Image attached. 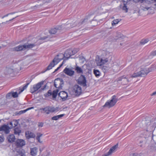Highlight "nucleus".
Segmentation results:
<instances>
[{
    "instance_id": "nucleus-1",
    "label": "nucleus",
    "mask_w": 156,
    "mask_h": 156,
    "mask_svg": "<svg viewBox=\"0 0 156 156\" xmlns=\"http://www.w3.org/2000/svg\"><path fill=\"white\" fill-rule=\"evenodd\" d=\"M155 1V0H145V2L141 5V9L146 11L148 10H151V5Z\"/></svg>"
},
{
    "instance_id": "nucleus-2",
    "label": "nucleus",
    "mask_w": 156,
    "mask_h": 156,
    "mask_svg": "<svg viewBox=\"0 0 156 156\" xmlns=\"http://www.w3.org/2000/svg\"><path fill=\"white\" fill-rule=\"evenodd\" d=\"M35 46V45L34 44H29L27 45L25 44L23 45H20L14 48L13 49V51H19L25 50L28 48H32Z\"/></svg>"
},
{
    "instance_id": "nucleus-3",
    "label": "nucleus",
    "mask_w": 156,
    "mask_h": 156,
    "mask_svg": "<svg viewBox=\"0 0 156 156\" xmlns=\"http://www.w3.org/2000/svg\"><path fill=\"white\" fill-rule=\"evenodd\" d=\"M117 101V99L116 98V96L115 95H113L112 96L111 100L106 102L103 107L110 108L113 106Z\"/></svg>"
},
{
    "instance_id": "nucleus-4",
    "label": "nucleus",
    "mask_w": 156,
    "mask_h": 156,
    "mask_svg": "<svg viewBox=\"0 0 156 156\" xmlns=\"http://www.w3.org/2000/svg\"><path fill=\"white\" fill-rule=\"evenodd\" d=\"M41 111H43L42 112L47 114H48L51 113L55 112L56 109L55 108L51 106H46L44 108H42L40 109Z\"/></svg>"
},
{
    "instance_id": "nucleus-5",
    "label": "nucleus",
    "mask_w": 156,
    "mask_h": 156,
    "mask_svg": "<svg viewBox=\"0 0 156 156\" xmlns=\"http://www.w3.org/2000/svg\"><path fill=\"white\" fill-rule=\"evenodd\" d=\"M64 84V82L62 80L57 79L54 81V86L58 90H60L62 88Z\"/></svg>"
},
{
    "instance_id": "nucleus-6",
    "label": "nucleus",
    "mask_w": 156,
    "mask_h": 156,
    "mask_svg": "<svg viewBox=\"0 0 156 156\" xmlns=\"http://www.w3.org/2000/svg\"><path fill=\"white\" fill-rule=\"evenodd\" d=\"M43 81H41L36 84L34 85L33 87L30 88V92L33 93L38 90L44 84Z\"/></svg>"
},
{
    "instance_id": "nucleus-7",
    "label": "nucleus",
    "mask_w": 156,
    "mask_h": 156,
    "mask_svg": "<svg viewBox=\"0 0 156 156\" xmlns=\"http://www.w3.org/2000/svg\"><path fill=\"white\" fill-rule=\"evenodd\" d=\"M78 83L83 87H85L87 86L86 80L84 76L83 75L80 76L78 80Z\"/></svg>"
},
{
    "instance_id": "nucleus-8",
    "label": "nucleus",
    "mask_w": 156,
    "mask_h": 156,
    "mask_svg": "<svg viewBox=\"0 0 156 156\" xmlns=\"http://www.w3.org/2000/svg\"><path fill=\"white\" fill-rule=\"evenodd\" d=\"M73 91L75 95L79 96L82 93L81 88L77 85H75L73 87Z\"/></svg>"
},
{
    "instance_id": "nucleus-9",
    "label": "nucleus",
    "mask_w": 156,
    "mask_h": 156,
    "mask_svg": "<svg viewBox=\"0 0 156 156\" xmlns=\"http://www.w3.org/2000/svg\"><path fill=\"white\" fill-rule=\"evenodd\" d=\"M11 129L8 125H4L0 127V131H3L5 134H8L9 133Z\"/></svg>"
},
{
    "instance_id": "nucleus-10",
    "label": "nucleus",
    "mask_w": 156,
    "mask_h": 156,
    "mask_svg": "<svg viewBox=\"0 0 156 156\" xmlns=\"http://www.w3.org/2000/svg\"><path fill=\"white\" fill-rule=\"evenodd\" d=\"M118 146V144H117L116 145L113 146L110 148L108 153L105 154L102 156H109L111 155L112 153L116 151V150Z\"/></svg>"
},
{
    "instance_id": "nucleus-11",
    "label": "nucleus",
    "mask_w": 156,
    "mask_h": 156,
    "mask_svg": "<svg viewBox=\"0 0 156 156\" xmlns=\"http://www.w3.org/2000/svg\"><path fill=\"white\" fill-rule=\"evenodd\" d=\"M63 72L66 74L70 76H73L74 75L75 73L74 71L72 70V69L67 67L65 68Z\"/></svg>"
},
{
    "instance_id": "nucleus-12",
    "label": "nucleus",
    "mask_w": 156,
    "mask_h": 156,
    "mask_svg": "<svg viewBox=\"0 0 156 156\" xmlns=\"http://www.w3.org/2000/svg\"><path fill=\"white\" fill-rule=\"evenodd\" d=\"M58 96L60 97L63 101L67 99L68 97L67 93L65 91H61L58 93Z\"/></svg>"
},
{
    "instance_id": "nucleus-13",
    "label": "nucleus",
    "mask_w": 156,
    "mask_h": 156,
    "mask_svg": "<svg viewBox=\"0 0 156 156\" xmlns=\"http://www.w3.org/2000/svg\"><path fill=\"white\" fill-rule=\"evenodd\" d=\"M108 62V60L107 58L105 59L102 58H100L97 62V65L99 66H101Z\"/></svg>"
},
{
    "instance_id": "nucleus-14",
    "label": "nucleus",
    "mask_w": 156,
    "mask_h": 156,
    "mask_svg": "<svg viewBox=\"0 0 156 156\" xmlns=\"http://www.w3.org/2000/svg\"><path fill=\"white\" fill-rule=\"evenodd\" d=\"M16 145L17 147H21L25 144L24 140L22 139H18L16 142Z\"/></svg>"
},
{
    "instance_id": "nucleus-15",
    "label": "nucleus",
    "mask_w": 156,
    "mask_h": 156,
    "mask_svg": "<svg viewBox=\"0 0 156 156\" xmlns=\"http://www.w3.org/2000/svg\"><path fill=\"white\" fill-rule=\"evenodd\" d=\"M25 135L26 138L28 139L30 138H34L36 136L34 133L30 131L26 132L25 133Z\"/></svg>"
},
{
    "instance_id": "nucleus-16",
    "label": "nucleus",
    "mask_w": 156,
    "mask_h": 156,
    "mask_svg": "<svg viewBox=\"0 0 156 156\" xmlns=\"http://www.w3.org/2000/svg\"><path fill=\"white\" fill-rule=\"evenodd\" d=\"M149 71L146 69L142 70L138 72L140 76L144 77L147 75Z\"/></svg>"
},
{
    "instance_id": "nucleus-17",
    "label": "nucleus",
    "mask_w": 156,
    "mask_h": 156,
    "mask_svg": "<svg viewBox=\"0 0 156 156\" xmlns=\"http://www.w3.org/2000/svg\"><path fill=\"white\" fill-rule=\"evenodd\" d=\"M61 29V27H56L51 29L49 30V32L51 34H54L57 32L58 30H60Z\"/></svg>"
},
{
    "instance_id": "nucleus-18",
    "label": "nucleus",
    "mask_w": 156,
    "mask_h": 156,
    "mask_svg": "<svg viewBox=\"0 0 156 156\" xmlns=\"http://www.w3.org/2000/svg\"><path fill=\"white\" fill-rule=\"evenodd\" d=\"M123 76L122 77V78L120 77L118 79V80L119 81H122V83L123 85H125L127 84V83L129 82V80L128 79V77L126 78L124 77H123Z\"/></svg>"
},
{
    "instance_id": "nucleus-19",
    "label": "nucleus",
    "mask_w": 156,
    "mask_h": 156,
    "mask_svg": "<svg viewBox=\"0 0 156 156\" xmlns=\"http://www.w3.org/2000/svg\"><path fill=\"white\" fill-rule=\"evenodd\" d=\"M7 139L9 142L12 143L15 141L16 140V138L13 134H11L9 135L8 136Z\"/></svg>"
},
{
    "instance_id": "nucleus-20",
    "label": "nucleus",
    "mask_w": 156,
    "mask_h": 156,
    "mask_svg": "<svg viewBox=\"0 0 156 156\" xmlns=\"http://www.w3.org/2000/svg\"><path fill=\"white\" fill-rule=\"evenodd\" d=\"M37 148L36 147L32 148L30 149V154L32 156H35L37 155Z\"/></svg>"
},
{
    "instance_id": "nucleus-21",
    "label": "nucleus",
    "mask_w": 156,
    "mask_h": 156,
    "mask_svg": "<svg viewBox=\"0 0 156 156\" xmlns=\"http://www.w3.org/2000/svg\"><path fill=\"white\" fill-rule=\"evenodd\" d=\"M75 70L76 71V72L77 73H83V71L81 68L79 67L78 66H77L76 64V65Z\"/></svg>"
},
{
    "instance_id": "nucleus-22",
    "label": "nucleus",
    "mask_w": 156,
    "mask_h": 156,
    "mask_svg": "<svg viewBox=\"0 0 156 156\" xmlns=\"http://www.w3.org/2000/svg\"><path fill=\"white\" fill-rule=\"evenodd\" d=\"M14 133L16 135H19L21 132V130L19 127H16L14 129Z\"/></svg>"
},
{
    "instance_id": "nucleus-23",
    "label": "nucleus",
    "mask_w": 156,
    "mask_h": 156,
    "mask_svg": "<svg viewBox=\"0 0 156 156\" xmlns=\"http://www.w3.org/2000/svg\"><path fill=\"white\" fill-rule=\"evenodd\" d=\"M64 115V114H61L60 115H56L55 116H54L52 117L51 119L52 120H56L58 119L59 118L62 117Z\"/></svg>"
},
{
    "instance_id": "nucleus-24",
    "label": "nucleus",
    "mask_w": 156,
    "mask_h": 156,
    "mask_svg": "<svg viewBox=\"0 0 156 156\" xmlns=\"http://www.w3.org/2000/svg\"><path fill=\"white\" fill-rule=\"evenodd\" d=\"M59 91L58 89H56L55 90H54L52 93V97L53 98H55L56 97L57 94Z\"/></svg>"
},
{
    "instance_id": "nucleus-25",
    "label": "nucleus",
    "mask_w": 156,
    "mask_h": 156,
    "mask_svg": "<svg viewBox=\"0 0 156 156\" xmlns=\"http://www.w3.org/2000/svg\"><path fill=\"white\" fill-rule=\"evenodd\" d=\"M55 63H54L52 62H51L49 65L47 67V70H48L51 69L52 68L55 66Z\"/></svg>"
},
{
    "instance_id": "nucleus-26",
    "label": "nucleus",
    "mask_w": 156,
    "mask_h": 156,
    "mask_svg": "<svg viewBox=\"0 0 156 156\" xmlns=\"http://www.w3.org/2000/svg\"><path fill=\"white\" fill-rule=\"evenodd\" d=\"M120 20H121L119 19L114 20L112 22V26H114L115 24H117L119 21H120Z\"/></svg>"
},
{
    "instance_id": "nucleus-27",
    "label": "nucleus",
    "mask_w": 156,
    "mask_h": 156,
    "mask_svg": "<svg viewBox=\"0 0 156 156\" xmlns=\"http://www.w3.org/2000/svg\"><path fill=\"white\" fill-rule=\"evenodd\" d=\"M62 59H59V58H55L53 60L52 62L54 63H55V65L57 64Z\"/></svg>"
},
{
    "instance_id": "nucleus-28",
    "label": "nucleus",
    "mask_w": 156,
    "mask_h": 156,
    "mask_svg": "<svg viewBox=\"0 0 156 156\" xmlns=\"http://www.w3.org/2000/svg\"><path fill=\"white\" fill-rule=\"evenodd\" d=\"M94 73L97 77L99 76L100 75V72L98 70L94 69Z\"/></svg>"
},
{
    "instance_id": "nucleus-29",
    "label": "nucleus",
    "mask_w": 156,
    "mask_h": 156,
    "mask_svg": "<svg viewBox=\"0 0 156 156\" xmlns=\"http://www.w3.org/2000/svg\"><path fill=\"white\" fill-rule=\"evenodd\" d=\"M149 40L147 39H142L140 41V44H144L147 42Z\"/></svg>"
},
{
    "instance_id": "nucleus-30",
    "label": "nucleus",
    "mask_w": 156,
    "mask_h": 156,
    "mask_svg": "<svg viewBox=\"0 0 156 156\" xmlns=\"http://www.w3.org/2000/svg\"><path fill=\"white\" fill-rule=\"evenodd\" d=\"M12 97V93L11 92L7 94L6 96V98L7 99H10Z\"/></svg>"
},
{
    "instance_id": "nucleus-31",
    "label": "nucleus",
    "mask_w": 156,
    "mask_h": 156,
    "mask_svg": "<svg viewBox=\"0 0 156 156\" xmlns=\"http://www.w3.org/2000/svg\"><path fill=\"white\" fill-rule=\"evenodd\" d=\"M140 76L138 72L133 73L132 76H130L131 78H135Z\"/></svg>"
},
{
    "instance_id": "nucleus-32",
    "label": "nucleus",
    "mask_w": 156,
    "mask_h": 156,
    "mask_svg": "<svg viewBox=\"0 0 156 156\" xmlns=\"http://www.w3.org/2000/svg\"><path fill=\"white\" fill-rule=\"evenodd\" d=\"M17 154L15 156H23L24 154L21 151L17 152Z\"/></svg>"
},
{
    "instance_id": "nucleus-33",
    "label": "nucleus",
    "mask_w": 156,
    "mask_h": 156,
    "mask_svg": "<svg viewBox=\"0 0 156 156\" xmlns=\"http://www.w3.org/2000/svg\"><path fill=\"white\" fill-rule=\"evenodd\" d=\"M126 5L125 4H123L124 6L122 7V9L126 12H128V8H127Z\"/></svg>"
},
{
    "instance_id": "nucleus-34",
    "label": "nucleus",
    "mask_w": 156,
    "mask_h": 156,
    "mask_svg": "<svg viewBox=\"0 0 156 156\" xmlns=\"http://www.w3.org/2000/svg\"><path fill=\"white\" fill-rule=\"evenodd\" d=\"M52 94L51 92V90H49L47 93L44 94V96L46 97H48L51 96Z\"/></svg>"
},
{
    "instance_id": "nucleus-35",
    "label": "nucleus",
    "mask_w": 156,
    "mask_h": 156,
    "mask_svg": "<svg viewBox=\"0 0 156 156\" xmlns=\"http://www.w3.org/2000/svg\"><path fill=\"white\" fill-rule=\"evenodd\" d=\"M51 0H39V1H41L42 2V3L41 4V5L40 4V5H42L43 4L45 3H48L49 2L51 1Z\"/></svg>"
},
{
    "instance_id": "nucleus-36",
    "label": "nucleus",
    "mask_w": 156,
    "mask_h": 156,
    "mask_svg": "<svg viewBox=\"0 0 156 156\" xmlns=\"http://www.w3.org/2000/svg\"><path fill=\"white\" fill-rule=\"evenodd\" d=\"M133 2L135 3L140 2L142 3H144L145 0H133Z\"/></svg>"
},
{
    "instance_id": "nucleus-37",
    "label": "nucleus",
    "mask_w": 156,
    "mask_h": 156,
    "mask_svg": "<svg viewBox=\"0 0 156 156\" xmlns=\"http://www.w3.org/2000/svg\"><path fill=\"white\" fill-rule=\"evenodd\" d=\"M29 83H27L25 86H24L22 89L20 93L23 92L25 89L27 87L28 85L29 84Z\"/></svg>"
},
{
    "instance_id": "nucleus-38",
    "label": "nucleus",
    "mask_w": 156,
    "mask_h": 156,
    "mask_svg": "<svg viewBox=\"0 0 156 156\" xmlns=\"http://www.w3.org/2000/svg\"><path fill=\"white\" fill-rule=\"evenodd\" d=\"M25 112V111L24 110H21L19 111V112H17L16 115H20L24 113Z\"/></svg>"
},
{
    "instance_id": "nucleus-39",
    "label": "nucleus",
    "mask_w": 156,
    "mask_h": 156,
    "mask_svg": "<svg viewBox=\"0 0 156 156\" xmlns=\"http://www.w3.org/2000/svg\"><path fill=\"white\" fill-rule=\"evenodd\" d=\"M12 96L14 98H16L18 96V94L17 92L12 93Z\"/></svg>"
},
{
    "instance_id": "nucleus-40",
    "label": "nucleus",
    "mask_w": 156,
    "mask_h": 156,
    "mask_svg": "<svg viewBox=\"0 0 156 156\" xmlns=\"http://www.w3.org/2000/svg\"><path fill=\"white\" fill-rule=\"evenodd\" d=\"M13 124H14V127H15L18 124V121H17V120H15L14 121H13Z\"/></svg>"
},
{
    "instance_id": "nucleus-41",
    "label": "nucleus",
    "mask_w": 156,
    "mask_h": 156,
    "mask_svg": "<svg viewBox=\"0 0 156 156\" xmlns=\"http://www.w3.org/2000/svg\"><path fill=\"white\" fill-rule=\"evenodd\" d=\"M151 55L154 56L156 55V50L154 51H152L151 53Z\"/></svg>"
},
{
    "instance_id": "nucleus-42",
    "label": "nucleus",
    "mask_w": 156,
    "mask_h": 156,
    "mask_svg": "<svg viewBox=\"0 0 156 156\" xmlns=\"http://www.w3.org/2000/svg\"><path fill=\"white\" fill-rule=\"evenodd\" d=\"M42 135V134L41 133H37V136H36V138H38L39 139V138H40V137Z\"/></svg>"
},
{
    "instance_id": "nucleus-43",
    "label": "nucleus",
    "mask_w": 156,
    "mask_h": 156,
    "mask_svg": "<svg viewBox=\"0 0 156 156\" xmlns=\"http://www.w3.org/2000/svg\"><path fill=\"white\" fill-rule=\"evenodd\" d=\"M77 23L78 22L76 21H74L73 22V23H72V24H73L72 25V27H73L77 25Z\"/></svg>"
},
{
    "instance_id": "nucleus-44",
    "label": "nucleus",
    "mask_w": 156,
    "mask_h": 156,
    "mask_svg": "<svg viewBox=\"0 0 156 156\" xmlns=\"http://www.w3.org/2000/svg\"><path fill=\"white\" fill-rule=\"evenodd\" d=\"M131 0H122L123 2V4H127V3L130 1Z\"/></svg>"
},
{
    "instance_id": "nucleus-45",
    "label": "nucleus",
    "mask_w": 156,
    "mask_h": 156,
    "mask_svg": "<svg viewBox=\"0 0 156 156\" xmlns=\"http://www.w3.org/2000/svg\"><path fill=\"white\" fill-rule=\"evenodd\" d=\"M78 51V49H75L73 50V51H72V52L73 54H75Z\"/></svg>"
},
{
    "instance_id": "nucleus-46",
    "label": "nucleus",
    "mask_w": 156,
    "mask_h": 156,
    "mask_svg": "<svg viewBox=\"0 0 156 156\" xmlns=\"http://www.w3.org/2000/svg\"><path fill=\"white\" fill-rule=\"evenodd\" d=\"M102 69L103 70L106 71L108 70V68L105 66H103L102 68Z\"/></svg>"
},
{
    "instance_id": "nucleus-47",
    "label": "nucleus",
    "mask_w": 156,
    "mask_h": 156,
    "mask_svg": "<svg viewBox=\"0 0 156 156\" xmlns=\"http://www.w3.org/2000/svg\"><path fill=\"white\" fill-rule=\"evenodd\" d=\"M62 66V64L59 66L56 69H55V70L54 72H56L57 71L58 69H59L61 68V67Z\"/></svg>"
},
{
    "instance_id": "nucleus-48",
    "label": "nucleus",
    "mask_w": 156,
    "mask_h": 156,
    "mask_svg": "<svg viewBox=\"0 0 156 156\" xmlns=\"http://www.w3.org/2000/svg\"><path fill=\"white\" fill-rule=\"evenodd\" d=\"M130 156H139V155L137 153H133L131 154Z\"/></svg>"
},
{
    "instance_id": "nucleus-49",
    "label": "nucleus",
    "mask_w": 156,
    "mask_h": 156,
    "mask_svg": "<svg viewBox=\"0 0 156 156\" xmlns=\"http://www.w3.org/2000/svg\"><path fill=\"white\" fill-rule=\"evenodd\" d=\"M43 125V123L42 122H39L38 123V126L39 127H42Z\"/></svg>"
},
{
    "instance_id": "nucleus-50",
    "label": "nucleus",
    "mask_w": 156,
    "mask_h": 156,
    "mask_svg": "<svg viewBox=\"0 0 156 156\" xmlns=\"http://www.w3.org/2000/svg\"><path fill=\"white\" fill-rule=\"evenodd\" d=\"M34 108V107H31L30 108H27V109L25 110V112H26L27 111L29 110H30L31 109H33Z\"/></svg>"
},
{
    "instance_id": "nucleus-51",
    "label": "nucleus",
    "mask_w": 156,
    "mask_h": 156,
    "mask_svg": "<svg viewBox=\"0 0 156 156\" xmlns=\"http://www.w3.org/2000/svg\"><path fill=\"white\" fill-rule=\"evenodd\" d=\"M47 38H48V37L45 36V37H41L40 39L41 40H45Z\"/></svg>"
},
{
    "instance_id": "nucleus-52",
    "label": "nucleus",
    "mask_w": 156,
    "mask_h": 156,
    "mask_svg": "<svg viewBox=\"0 0 156 156\" xmlns=\"http://www.w3.org/2000/svg\"><path fill=\"white\" fill-rule=\"evenodd\" d=\"M13 121L12 122H10L9 123L10 125L11 126H10V128L11 129L12 128V127L13 126Z\"/></svg>"
},
{
    "instance_id": "nucleus-53",
    "label": "nucleus",
    "mask_w": 156,
    "mask_h": 156,
    "mask_svg": "<svg viewBox=\"0 0 156 156\" xmlns=\"http://www.w3.org/2000/svg\"><path fill=\"white\" fill-rule=\"evenodd\" d=\"M155 3L154 4V6L153 7H151L152 8H153L155 9L156 10V1H155Z\"/></svg>"
},
{
    "instance_id": "nucleus-54",
    "label": "nucleus",
    "mask_w": 156,
    "mask_h": 156,
    "mask_svg": "<svg viewBox=\"0 0 156 156\" xmlns=\"http://www.w3.org/2000/svg\"><path fill=\"white\" fill-rule=\"evenodd\" d=\"M3 141V138L2 137L0 136V142H2Z\"/></svg>"
},
{
    "instance_id": "nucleus-55",
    "label": "nucleus",
    "mask_w": 156,
    "mask_h": 156,
    "mask_svg": "<svg viewBox=\"0 0 156 156\" xmlns=\"http://www.w3.org/2000/svg\"><path fill=\"white\" fill-rule=\"evenodd\" d=\"M9 15V14H7L6 15L4 16H3L2 17V19H3L4 18V17H7V16H8Z\"/></svg>"
},
{
    "instance_id": "nucleus-56",
    "label": "nucleus",
    "mask_w": 156,
    "mask_h": 156,
    "mask_svg": "<svg viewBox=\"0 0 156 156\" xmlns=\"http://www.w3.org/2000/svg\"><path fill=\"white\" fill-rule=\"evenodd\" d=\"M18 16H16L15 17L13 18L12 19L10 20L9 21H12V20H14V19H15L16 18H17V17H18Z\"/></svg>"
},
{
    "instance_id": "nucleus-57",
    "label": "nucleus",
    "mask_w": 156,
    "mask_h": 156,
    "mask_svg": "<svg viewBox=\"0 0 156 156\" xmlns=\"http://www.w3.org/2000/svg\"><path fill=\"white\" fill-rule=\"evenodd\" d=\"M156 94V91H155L154 92H153L152 94H151V96H153V95H155Z\"/></svg>"
},
{
    "instance_id": "nucleus-58",
    "label": "nucleus",
    "mask_w": 156,
    "mask_h": 156,
    "mask_svg": "<svg viewBox=\"0 0 156 156\" xmlns=\"http://www.w3.org/2000/svg\"><path fill=\"white\" fill-rule=\"evenodd\" d=\"M9 21H6V22H2V24H6V23H7L8 22H9Z\"/></svg>"
},
{
    "instance_id": "nucleus-59",
    "label": "nucleus",
    "mask_w": 156,
    "mask_h": 156,
    "mask_svg": "<svg viewBox=\"0 0 156 156\" xmlns=\"http://www.w3.org/2000/svg\"><path fill=\"white\" fill-rule=\"evenodd\" d=\"M68 53V51H66V52H65V55L66 56H67V54Z\"/></svg>"
},
{
    "instance_id": "nucleus-60",
    "label": "nucleus",
    "mask_w": 156,
    "mask_h": 156,
    "mask_svg": "<svg viewBox=\"0 0 156 156\" xmlns=\"http://www.w3.org/2000/svg\"><path fill=\"white\" fill-rule=\"evenodd\" d=\"M36 139H37V140H38V141L39 142H41L40 138H39V139H38V138H36Z\"/></svg>"
},
{
    "instance_id": "nucleus-61",
    "label": "nucleus",
    "mask_w": 156,
    "mask_h": 156,
    "mask_svg": "<svg viewBox=\"0 0 156 156\" xmlns=\"http://www.w3.org/2000/svg\"><path fill=\"white\" fill-rule=\"evenodd\" d=\"M15 13H16L15 12H11V13H9V14H14Z\"/></svg>"
},
{
    "instance_id": "nucleus-62",
    "label": "nucleus",
    "mask_w": 156,
    "mask_h": 156,
    "mask_svg": "<svg viewBox=\"0 0 156 156\" xmlns=\"http://www.w3.org/2000/svg\"><path fill=\"white\" fill-rule=\"evenodd\" d=\"M39 5H35V6H34V7H38L39 6Z\"/></svg>"
},
{
    "instance_id": "nucleus-63",
    "label": "nucleus",
    "mask_w": 156,
    "mask_h": 156,
    "mask_svg": "<svg viewBox=\"0 0 156 156\" xmlns=\"http://www.w3.org/2000/svg\"><path fill=\"white\" fill-rule=\"evenodd\" d=\"M70 56H71V55H69V56L68 57H67V59H68V58H69Z\"/></svg>"
},
{
    "instance_id": "nucleus-64",
    "label": "nucleus",
    "mask_w": 156,
    "mask_h": 156,
    "mask_svg": "<svg viewBox=\"0 0 156 156\" xmlns=\"http://www.w3.org/2000/svg\"><path fill=\"white\" fill-rule=\"evenodd\" d=\"M84 21V20L80 24H82V23Z\"/></svg>"
}]
</instances>
